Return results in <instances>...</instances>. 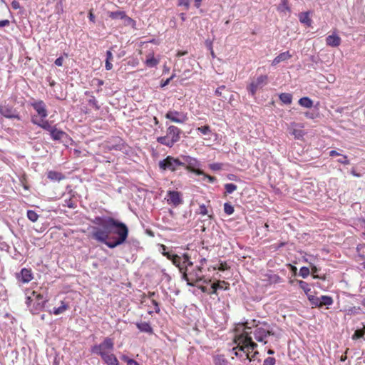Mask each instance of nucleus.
Here are the masks:
<instances>
[{"mask_svg": "<svg viewBox=\"0 0 365 365\" xmlns=\"http://www.w3.org/2000/svg\"><path fill=\"white\" fill-rule=\"evenodd\" d=\"M246 324H248V322H246ZM251 329L250 327L247 325L245 326V330L240 334L242 345H239L237 347V349L239 348V351L245 354L247 359H249V354L247 351H250V350L252 351L257 346V344L252 341V337L250 336V332L247 331V329ZM236 348H234L233 351Z\"/></svg>", "mask_w": 365, "mask_h": 365, "instance_id": "423d86ee", "label": "nucleus"}, {"mask_svg": "<svg viewBox=\"0 0 365 365\" xmlns=\"http://www.w3.org/2000/svg\"><path fill=\"white\" fill-rule=\"evenodd\" d=\"M235 210H234V207L229 202H225L224 204V212L228 215H230L232 214H233Z\"/></svg>", "mask_w": 365, "mask_h": 365, "instance_id": "58836bf2", "label": "nucleus"}, {"mask_svg": "<svg viewBox=\"0 0 365 365\" xmlns=\"http://www.w3.org/2000/svg\"><path fill=\"white\" fill-rule=\"evenodd\" d=\"M55 12L58 14H61L63 13V6L62 0H58V2L55 6Z\"/></svg>", "mask_w": 365, "mask_h": 365, "instance_id": "a18cd8bd", "label": "nucleus"}, {"mask_svg": "<svg viewBox=\"0 0 365 365\" xmlns=\"http://www.w3.org/2000/svg\"><path fill=\"white\" fill-rule=\"evenodd\" d=\"M210 168L212 170H219L222 168V164L220 163H213L210 165Z\"/></svg>", "mask_w": 365, "mask_h": 365, "instance_id": "13d9d810", "label": "nucleus"}, {"mask_svg": "<svg viewBox=\"0 0 365 365\" xmlns=\"http://www.w3.org/2000/svg\"><path fill=\"white\" fill-rule=\"evenodd\" d=\"M222 90H226L225 91L227 93H230V91L227 89H226L225 86H221L218 87L215 90V95L217 96L222 97V98H223L224 99L226 100L227 99V95H226V93H222Z\"/></svg>", "mask_w": 365, "mask_h": 365, "instance_id": "72a5a7b5", "label": "nucleus"}, {"mask_svg": "<svg viewBox=\"0 0 365 365\" xmlns=\"http://www.w3.org/2000/svg\"><path fill=\"white\" fill-rule=\"evenodd\" d=\"M48 301L43 294L32 291L31 296L26 297V304L30 307L33 314H38L44 307L45 303Z\"/></svg>", "mask_w": 365, "mask_h": 365, "instance_id": "39448f33", "label": "nucleus"}, {"mask_svg": "<svg viewBox=\"0 0 365 365\" xmlns=\"http://www.w3.org/2000/svg\"><path fill=\"white\" fill-rule=\"evenodd\" d=\"M135 326L141 332L148 333L149 334H153V329L148 322H135Z\"/></svg>", "mask_w": 365, "mask_h": 365, "instance_id": "6ab92c4d", "label": "nucleus"}, {"mask_svg": "<svg viewBox=\"0 0 365 365\" xmlns=\"http://www.w3.org/2000/svg\"><path fill=\"white\" fill-rule=\"evenodd\" d=\"M107 147L110 150H120L123 151L126 147L124 140L120 137H114L108 142Z\"/></svg>", "mask_w": 365, "mask_h": 365, "instance_id": "4468645a", "label": "nucleus"}, {"mask_svg": "<svg viewBox=\"0 0 365 365\" xmlns=\"http://www.w3.org/2000/svg\"><path fill=\"white\" fill-rule=\"evenodd\" d=\"M69 208H75L76 204L73 202L72 199L70 197L68 200H65V205Z\"/></svg>", "mask_w": 365, "mask_h": 365, "instance_id": "864d4df0", "label": "nucleus"}, {"mask_svg": "<svg viewBox=\"0 0 365 365\" xmlns=\"http://www.w3.org/2000/svg\"><path fill=\"white\" fill-rule=\"evenodd\" d=\"M31 106L37 112L41 118H46L48 115V112L46 110V106L45 103L41 101H37L34 103H31Z\"/></svg>", "mask_w": 365, "mask_h": 365, "instance_id": "dca6fc26", "label": "nucleus"}, {"mask_svg": "<svg viewBox=\"0 0 365 365\" xmlns=\"http://www.w3.org/2000/svg\"><path fill=\"white\" fill-rule=\"evenodd\" d=\"M276 359L274 357H267L264 359L263 365H274Z\"/></svg>", "mask_w": 365, "mask_h": 365, "instance_id": "8fccbe9b", "label": "nucleus"}, {"mask_svg": "<svg viewBox=\"0 0 365 365\" xmlns=\"http://www.w3.org/2000/svg\"><path fill=\"white\" fill-rule=\"evenodd\" d=\"M226 193L231 194L237 188V185L233 183H227L225 185Z\"/></svg>", "mask_w": 365, "mask_h": 365, "instance_id": "ea45409f", "label": "nucleus"}, {"mask_svg": "<svg viewBox=\"0 0 365 365\" xmlns=\"http://www.w3.org/2000/svg\"><path fill=\"white\" fill-rule=\"evenodd\" d=\"M181 160L182 170H189L198 175L204 174L202 170L197 169L200 163L195 158H191L190 156L182 155L181 156Z\"/></svg>", "mask_w": 365, "mask_h": 365, "instance_id": "6e6552de", "label": "nucleus"}, {"mask_svg": "<svg viewBox=\"0 0 365 365\" xmlns=\"http://www.w3.org/2000/svg\"><path fill=\"white\" fill-rule=\"evenodd\" d=\"M101 359L107 365H119V361L113 354L106 353L101 356Z\"/></svg>", "mask_w": 365, "mask_h": 365, "instance_id": "aec40b11", "label": "nucleus"}, {"mask_svg": "<svg viewBox=\"0 0 365 365\" xmlns=\"http://www.w3.org/2000/svg\"><path fill=\"white\" fill-rule=\"evenodd\" d=\"M123 19L125 21V24L127 25L134 24V21L131 18L128 17L127 15L126 17L123 18Z\"/></svg>", "mask_w": 365, "mask_h": 365, "instance_id": "69168bd1", "label": "nucleus"}, {"mask_svg": "<svg viewBox=\"0 0 365 365\" xmlns=\"http://www.w3.org/2000/svg\"><path fill=\"white\" fill-rule=\"evenodd\" d=\"M128 235V228L125 223L121 222L110 231L104 232L98 230L93 235V240L104 243L109 248L113 249L123 244Z\"/></svg>", "mask_w": 365, "mask_h": 365, "instance_id": "f257e3e1", "label": "nucleus"}, {"mask_svg": "<svg viewBox=\"0 0 365 365\" xmlns=\"http://www.w3.org/2000/svg\"><path fill=\"white\" fill-rule=\"evenodd\" d=\"M182 130L175 125H170L167 128L166 135L157 138V142L166 145L167 147L172 148L175 143L179 141Z\"/></svg>", "mask_w": 365, "mask_h": 365, "instance_id": "20e7f679", "label": "nucleus"}, {"mask_svg": "<svg viewBox=\"0 0 365 365\" xmlns=\"http://www.w3.org/2000/svg\"><path fill=\"white\" fill-rule=\"evenodd\" d=\"M299 287L304 290V292L306 293V294L308 296L309 295V292H310V288H309V284L307 283L306 282L304 281H302V280H300L299 281Z\"/></svg>", "mask_w": 365, "mask_h": 365, "instance_id": "4c0bfd02", "label": "nucleus"}, {"mask_svg": "<svg viewBox=\"0 0 365 365\" xmlns=\"http://www.w3.org/2000/svg\"><path fill=\"white\" fill-rule=\"evenodd\" d=\"M114 348L113 339L109 337L104 339L103 341L100 344L94 345L91 347V352L97 355L103 356L107 352L106 350L112 351Z\"/></svg>", "mask_w": 365, "mask_h": 365, "instance_id": "9d476101", "label": "nucleus"}, {"mask_svg": "<svg viewBox=\"0 0 365 365\" xmlns=\"http://www.w3.org/2000/svg\"><path fill=\"white\" fill-rule=\"evenodd\" d=\"M299 104L302 107L310 108L313 106V101L309 97H302L299 100Z\"/></svg>", "mask_w": 365, "mask_h": 365, "instance_id": "393cba45", "label": "nucleus"}, {"mask_svg": "<svg viewBox=\"0 0 365 365\" xmlns=\"http://www.w3.org/2000/svg\"><path fill=\"white\" fill-rule=\"evenodd\" d=\"M279 99L284 104H291L292 101V95L288 93H282L279 96Z\"/></svg>", "mask_w": 365, "mask_h": 365, "instance_id": "a878e982", "label": "nucleus"}, {"mask_svg": "<svg viewBox=\"0 0 365 365\" xmlns=\"http://www.w3.org/2000/svg\"><path fill=\"white\" fill-rule=\"evenodd\" d=\"M267 83V76L261 75L255 81H253L247 86V90L254 96L259 88H262Z\"/></svg>", "mask_w": 365, "mask_h": 365, "instance_id": "ddd939ff", "label": "nucleus"}, {"mask_svg": "<svg viewBox=\"0 0 365 365\" xmlns=\"http://www.w3.org/2000/svg\"><path fill=\"white\" fill-rule=\"evenodd\" d=\"M41 128H42L43 129L47 130V131H49V133H51V130H53V128L56 127V126H52L48 120H43L42 121L41 123V125L40 126Z\"/></svg>", "mask_w": 365, "mask_h": 365, "instance_id": "37998d69", "label": "nucleus"}, {"mask_svg": "<svg viewBox=\"0 0 365 365\" xmlns=\"http://www.w3.org/2000/svg\"><path fill=\"white\" fill-rule=\"evenodd\" d=\"M326 43L331 47H336L341 43V38L336 34L329 35L326 38Z\"/></svg>", "mask_w": 365, "mask_h": 365, "instance_id": "412c9836", "label": "nucleus"}, {"mask_svg": "<svg viewBox=\"0 0 365 365\" xmlns=\"http://www.w3.org/2000/svg\"><path fill=\"white\" fill-rule=\"evenodd\" d=\"M360 309V307H353L348 309V314H356L358 313V311Z\"/></svg>", "mask_w": 365, "mask_h": 365, "instance_id": "4d7b16f0", "label": "nucleus"}, {"mask_svg": "<svg viewBox=\"0 0 365 365\" xmlns=\"http://www.w3.org/2000/svg\"><path fill=\"white\" fill-rule=\"evenodd\" d=\"M299 21L307 26H310L312 20L309 18V12H302L299 14Z\"/></svg>", "mask_w": 365, "mask_h": 365, "instance_id": "5701e85b", "label": "nucleus"}, {"mask_svg": "<svg viewBox=\"0 0 365 365\" xmlns=\"http://www.w3.org/2000/svg\"><path fill=\"white\" fill-rule=\"evenodd\" d=\"M214 363L215 365H229L228 361L223 355H217L215 356Z\"/></svg>", "mask_w": 365, "mask_h": 365, "instance_id": "7c9ffc66", "label": "nucleus"}, {"mask_svg": "<svg viewBox=\"0 0 365 365\" xmlns=\"http://www.w3.org/2000/svg\"><path fill=\"white\" fill-rule=\"evenodd\" d=\"M202 268L201 266H196L193 269L189 271L187 268H181L182 279L187 282V285L194 287L199 282L208 284L210 279H205L202 274Z\"/></svg>", "mask_w": 365, "mask_h": 365, "instance_id": "f03ea898", "label": "nucleus"}, {"mask_svg": "<svg viewBox=\"0 0 365 365\" xmlns=\"http://www.w3.org/2000/svg\"><path fill=\"white\" fill-rule=\"evenodd\" d=\"M63 63V58L62 56H60L57 58L54 62L55 65L57 66H61Z\"/></svg>", "mask_w": 365, "mask_h": 365, "instance_id": "bf43d9fd", "label": "nucleus"}, {"mask_svg": "<svg viewBox=\"0 0 365 365\" xmlns=\"http://www.w3.org/2000/svg\"><path fill=\"white\" fill-rule=\"evenodd\" d=\"M307 297L312 305L316 307H322L319 297H317L312 294L308 295Z\"/></svg>", "mask_w": 365, "mask_h": 365, "instance_id": "2f4dec72", "label": "nucleus"}, {"mask_svg": "<svg viewBox=\"0 0 365 365\" xmlns=\"http://www.w3.org/2000/svg\"><path fill=\"white\" fill-rule=\"evenodd\" d=\"M88 104L95 108L96 110H99L101 106H99L98 101L93 96H91V98L88 100Z\"/></svg>", "mask_w": 365, "mask_h": 365, "instance_id": "79ce46f5", "label": "nucleus"}, {"mask_svg": "<svg viewBox=\"0 0 365 365\" xmlns=\"http://www.w3.org/2000/svg\"><path fill=\"white\" fill-rule=\"evenodd\" d=\"M222 284H226L225 281H220L218 283H214L211 285L212 291L210 294H216L217 289H223Z\"/></svg>", "mask_w": 365, "mask_h": 365, "instance_id": "473e14b6", "label": "nucleus"}, {"mask_svg": "<svg viewBox=\"0 0 365 365\" xmlns=\"http://www.w3.org/2000/svg\"><path fill=\"white\" fill-rule=\"evenodd\" d=\"M198 213L202 215H205L208 213L207 207L204 204L200 205Z\"/></svg>", "mask_w": 365, "mask_h": 365, "instance_id": "603ef678", "label": "nucleus"}, {"mask_svg": "<svg viewBox=\"0 0 365 365\" xmlns=\"http://www.w3.org/2000/svg\"><path fill=\"white\" fill-rule=\"evenodd\" d=\"M158 166L163 171L170 170L171 172H177L182 170V160L170 155L167 156L163 160L159 161Z\"/></svg>", "mask_w": 365, "mask_h": 365, "instance_id": "0eeeda50", "label": "nucleus"}, {"mask_svg": "<svg viewBox=\"0 0 365 365\" xmlns=\"http://www.w3.org/2000/svg\"><path fill=\"white\" fill-rule=\"evenodd\" d=\"M339 156H340V158L337 160L338 163H339L341 164H344V165H349L350 164V161L348 160V158L346 155H341Z\"/></svg>", "mask_w": 365, "mask_h": 365, "instance_id": "09e8293b", "label": "nucleus"}, {"mask_svg": "<svg viewBox=\"0 0 365 365\" xmlns=\"http://www.w3.org/2000/svg\"><path fill=\"white\" fill-rule=\"evenodd\" d=\"M158 63H159V60L156 59L153 56L148 58L145 61V64L147 65V66L150 67V68L156 66L158 64Z\"/></svg>", "mask_w": 365, "mask_h": 365, "instance_id": "e433bc0d", "label": "nucleus"}, {"mask_svg": "<svg viewBox=\"0 0 365 365\" xmlns=\"http://www.w3.org/2000/svg\"><path fill=\"white\" fill-rule=\"evenodd\" d=\"M197 130L200 131L203 135H210L212 133L211 128L209 125L198 127Z\"/></svg>", "mask_w": 365, "mask_h": 365, "instance_id": "a19ab883", "label": "nucleus"}, {"mask_svg": "<svg viewBox=\"0 0 365 365\" xmlns=\"http://www.w3.org/2000/svg\"><path fill=\"white\" fill-rule=\"evenodd\" d=\"M292 135L297 139H301L304 135V132L302 130L294 129L292 132Z\"/></svg>", "mask_w": 365, "mask_h": 365, "instance_id": "de8ad7c7", "label": "nucleus"}, {"mask_svg": "<svg viewBox=\"0 0 365 365\" xmlns=\"http://www.w3.org/2000/svg\"><path fill=\"white\" fill-rule=\"evenodd\" d=\"M205 46H206V47H207L209 50H212V40L207 39V40L205 41Z\"/></svg>", "mask_w": 365, "mask_h": 365, "instance_id": "680f3d73", "label": "nucleus"}, {"mask_svg": "<svg viewBox=\"0 0 365 365\" xmlns=\"http://www.w3.org/2000/svg\"><path fill=\"white\" fill-rule=\"evenodd\" d=\"M178 5L184 6L185 9L187 10L190 6V0H179Z\"/></svg>", "mask_w": 365, "mask_h": 365, "instance_id": "5fc2aeb1", "label": "nucleus"}, {"mask_svg": "<svg viewBox=\"0 0 365 365\" xmlns=\"http://www.w3.org/2000/svg\"><path fill=\"white\" fill-rule=\"evenodd\" d=\"M10 25L9 20H1L0 21V27L9 26Z\"/></svg>", "mask_w": 365, "mask_h": 365, "instance_id": "e2e57ef3", "label": "nucleus"}, {"mask_svg": "<svg viewBox=\"0 0 365 365\" xmlns=\"http://www.w3.org/2000/svg\"><path fill=\"white\" fill-rule=\"evenodd\" d=\"M0 114L6 118L21 120V116L17 110L9 104L0 105Z\"/></svg>", "mask_w": 365, "mask_h": 365, "instance_id": "f8f14e48", "label": "nucleus"}, {"mask_svg": "<svg viewBox=\"0 0 365 365\" xmlns=\"http://www.w3.org/2000/svg\"><path fill=\"white\" fill-rule=\"evenodd\" d=\"M365 331L363 329H357L355 331L354 334L352 335V339L356 340L358 339L364 337Z\"/></svg>", "mask_w": 365, "mask_h": 365, "instance_id": "c03bdc74", "label": "nucleus"}, {"mask_svg": "<svg viewBox=\"0 0 365 365\" xmlns=\"http://www.w3.org/2000/svg\"><path fill=\"white\" fill-rule=\"evenodd\" d=\"M92 222L99 226L92 227L91 237L93 239V235L98 230L104 232L110 231V229L115 228L122 222L111 217L97 216L92 220Z\"/></svg>", "mask_w": 365, "mask_h": 365, "instance_id": "7ed1b4c3", "label": "nucleus"}, {"mask_svg": "<svg viewBox=\"0 0 365 365\" xmlns=\"http://www.w3.org/2000/svg\"><path fill=\"white\" fill-rule=\"evenodd\" d=\"M108 16L113 19H123V18L126 17L125 12L121 11H111Z\"/></svg>", "mask_w": 365, "mask_h": 365, "instance_id": "cd10ccee", "label": "nucleus"}, {"mask_svg": "<svg viewBox=\"0 0 365 365\" xmlns=\"http://www.w3.org/2000/svg\"><path fill=\"white\" fill-rule=\"evenodd\" d=\"M175 77V74H173L169 78H168L167 80H165L164 82H162L161 84H160V86L162 88L166 86L167 85L169 84L170 81Z\"/></svg>", "mask_w": 365, "mask_h": 365, "instance_id": "052dcab7", "label": "nucleus"}, {"mask_svg": "<svg viewBox=\"0 0 365 365\" xmlns=\"http://www.w3.org/2000/svg\"><path fill=\"white\" fill-rule=\"evenodd\" d=\"M321 306H330L333 304L334 301L331 297L322 295L319 297Z\"/></svg>", "mask_w": 365, "mask_h": 365, "instance_id": "c85d7f7f", "label": "nucleus"}, {"mask_svg": "<svg viewBox=\"0 0 365 365\" xmlns=\"http://www.w3.org/2000/svg\"><path fill=\"white\" fill-rule=\"evenodd\" d=\"M292 55L290 54V53L289 51H285V52L281 53L280 54H279L277 56H276L274 58V60L272 62V65L276 66L278 63H279L280 62L285 61L289 59L290 58H292Z\"/></svg>", "mask_w": 365, "mask_h": 365, "instance_id": "4be33fe9", "label": "nucleus"}, {"mask_svg": "<svg viewBox=\"0 0 365 365\" xmlns=\"http://www.w3.org/2000/svg\"><path fill=\"white\" fill-rule=\"evenodd\" d=\"M173 263L179 268L180 272H181V268H185L182 263V257L175 255H171Z\"/></svg>", "mask_w": 365, "mask_h": 365, "instance_id": "c756f323", "label": "nucleus"}, {"mask_svg": "<svg viewBox=\"0 0 365 365\" xmlns=\"http://www.w3.org/2000/svg\"><path fill=\"white\" fill-rule=\"evenodd\" d=\"M255 320L252 321V326L256 327V329L254 331V336L257 341L262 342L264 341V344L267 342L264 341V339L267 336L270 335H274V332L269 329V325L267 322H262V324L263 326L266 327V328L262 327H259L258 324H255Z\"/></svg>", "mask_w": 365, "mask_h": 365, "instance_id": "1a4fd4ad", "label": "nucleus"}, {"mask_svg": "<svg viewBox=\"0 0 365 365\" xmlns=\"http://www.w3.org/2000/svg\"><path fill=\"white\" fill-rule=\"evenodd\" d=\"M69 308L68 305L66 304L64 302H61V305L59 307L53 308V314L55 315H58L63 313Z\"/></svg>", "mask_w": 365, "mask_h": 365, "instance_id": "bb28decb", "label": "nucleus"}, {"mask_svg": "<svg viewBox=\"0 0 365 365\" xmlns=\"http://www.w3.org/2000/svg\"><path fill=\"white\" fill-rule=\"evenodd\" d=\"M182 259H183L182 263L185 269H188V267H192L193 265L192 262L190 260V257L187 254H183Z\"/></svg>", "mask_w": 365, "mask_h": 365, "instance_id": "c9c22d12", "label": "nucleus"}, {"mask_svg": "<svg viewBox=\"0 0 365 365\" xmlns=\"http://www.w3.org/2000/svg\"><path fill=\"white\" fill-rule=\"evenodd\" d=\"M165 117L171 122L176 123H184L188 120L187 113L175 110H168L165 113Z\"/></svg>", "mask_w": 365, "mask_h": 365, "instance_id": "9b49d317", "label": "nucleus"}, {"mask_svg": "<svg viewBox=\"0 0 365 365\" xmlns=\"http://www.w3.org/2000/svg\"><path fill=\"white\" fill-rule=\"evenodd\" d=\"M11 6L14 9H18L20 8V4L17 1H13L11 2Z\"/></svg>", "mask_w": 365, "mask_h": 365, "instance_id": "774afa93", "label": "nucleus"}, {"mask_svg": "<svg viewBox=\"0 0 365 365\" xmlns=\"http://www.w3.org/2000/svg\"><path fill=\"white\" fill-rule=\"evenodd\" d=\"M47 177L51 180L56 181H60L64 178V175L61 173L53 170L49 171L48 173Z\"/></svg>", "mask_w": 365, "mask_h": 365, "instance_id": "b1692460", "label": "nucleus"}, {"mask_svg": "<svg viewBox=\"0 0 365 365\" xmlns=\"http://www.w3.org/2000/svg\"><path fill=\"white\" fill-rule=\"evenodd\" d=\"M205 178H207L210 182H214L216 181L215 177L210 176L206 174H202Z\"/></svg>", "mask_w": 365, "mask_h": 365, "instance_id": "338daca9", "label": "nucleus"}, {"mask_svg": "<svg viewBox=\"0 0 365 365\" xmlns=\"http://www.w3.org/2000/svg\"><path fill=\"white\" fill-rule=\"evenodd\" d=\"M280 9L283 11L284 10L289 11V7L287 5V0H282V4L280 5Z\"/></svg>", "mask_w": 365, "mask_h": 365, "instance_id": "6e6d98bb", "label": "nucleus"}, {"mask_svg": "<svg viewBox=\"0 0 365 365\" xmlns=\"http://www.w3.org/2000/svg\"><path fill=\"white\" fill-rule=\"evenodd\" d=\"M310 272L309 269L307 267H302L299 270V275L303 278H306L309 276Z\"/></svg>", "mask_w": 365, "mask_h": 365, "instance_id": "49530a36", "label": "nucleus"}, {"mask_svg": "<svg viewBox=\"0 0 365 365\" xmlns=\"http://www.w3.org/2000/svg\"><path fill=\"white\" fill-rule=\"evenodd\" d=\"M43 119L44 118L38 119L37 116H33L31 118V123L40 127Z\"/></svg>", "mask_w": 365, "mask_h": 365, "instance_id": "3c124183", "label": "nucleus"}, {"mask_svg": "<svg viewBox=\"0 0 365 365\" xmlns=\"http://www.w3.org/2000/svg\"><path fill=\"white\" fill-rule=\"evenodd\" d=\"M16 277L21 282L28 283L32 280L33 274L31 269L23 268L20 273L16 274Z\"/></svg>", "mask_w": 365, "mask_h": 365, "instance_id": "f3484780", "label": "nucleus"}, {"mask_svg": "<svg viewBox=\"0 0 365 365\" xmlns=\"http://www.w3.org/2000/svg\"><path fill=\"white\" fill-rule=\"evenodd\" d=\"M113 56L112 52L110 50L107 51L106 61H111L113 60Z\"/></svg>", "mask_w": 365, "mask_h": 365, "instance_id": "0e129e2a", "label": "nucleus"}, {"mask_svg": "<svg viewBox=\"0 0 365 365\" xmlns=\"http://www.w3.org/2000/svg\"><path fill=\"white\" fill-rule=\"evenodd\" d=\"M169 197L168 201L175 206H178L182 203V199L180 198V192L178 191H169L168 192Z\"/></svg>", "mask_w": 365, "mask_h": 365, "instance_id": "a211bd4d", "label": "nucleus"}, {"mask_svg": "<svg viewBox=\"0 0 365 365\" xmlns=\"http://www.w3.org/2000/svg\"><path fill=\"white\" fill-rule=\"evenodd\" d=\"M50 135L53 140L60 141L61 143H68L71 140L66 132L58 130L56 127L53 130H51Z\"/></svg>", "mask_w": 365, "mask_h": 365, "instance_id": "2eb2a0df", "label": "nucleus"}, {"mask_svg": "<svg viewBox=\"0 0 365 365\" xmlns=\"http://www.w3.org/2000/svg\"><path fill=\"white\" fill-rule=\"evenodd\" d=\"M39 215L34 210H29L27 211V217L29 220L35 222L38 220Z\"/></svg>", "mask_w": 365, "mask_h": 365, "instance_id": "f704fd0d", "label": "nucleus"}]
</instances>
